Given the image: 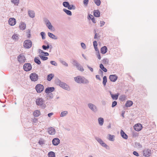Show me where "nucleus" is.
<instances>
[{
	"instance_id": "obj_1",
	"label": "nucleus",
	"mask_w": 157,
	"mask_h": 157,
	"mask_svg": "<svg viewBox=\"0 0 157 157\" xmlns=\"http://www.w3.org/2000/svg\"><path fill=\"white\" fill-rule=\"evenodd\" d=\"M74 79L75 81L78 83L87 84L89 82L88 80L85 77L80 76L75 77Z\"/></svg>"
},
{
	"instance_id": "obj_2",
	"label": "nucleus",
	"mask_w": 157,
	"mask_h": 157,
	"mask_svg": "<svg viewBox=\"0 0 157 157\" xmlns=\"http://www.w3.org/2000/svg\"><path fill=\"white\" fill-rule=\"evenodd\" d=\"M56 82L57 85H59L60 87L63 89L67 90H69V86L66 83L61 82L59 80H58Z\"/></svg>"
},
{
	"instance_id": "obj_3",
	"label": "nucleus",
	"mask_w": 157,
	"mask_h": 157,
	"mask_svg": "<svg viewBox=\"0 0 157 157\" xmlns=\"http://www.w3.org/2000/svg\"><path fill=\"white\" fill-rule=\"evenodd\" d=\"M87 106L90 110L94 113H96L98 111V109L97 106L92 103H88Z\"/></svg>"
},
{
	"instance_id": "obj_4",
	"label": "nucleus",
	"mask_w": 157,
	"mask_h": 157,
	"mask_svg": "<svg viewBox=\"0 0 157 157\" xmlns=\"http://www.w3.org/2000/svg\"><path fill=\"white\" fill-rule=\"evenodd\" d=\"M32 45V42L31 40H27L24 42V47L26 48H29Z\"/></svg>"
},
{
	"instance_id": "obj_5",
	"label": "nucleus",
	"mask_w": 157,
	"mask_h": 157,
	"mask_svg": "<svg viewBox=\"0 0 157 157\" xmlns=\"http://www.w3.org/2000/svg\"><path fill=\"white\" fill-rule=\"evenodd\" d=\"M44 21L48 29L51 30H52L53 26L51 25V24L47 18H44Z\"/></svg>"
},
{
	"instance_id": "obj_6",
	"label": "nucleus",
	"mask_w": 157,
	"mask_h": 157,
	"mask_svg": "<svg viewBox=\"0 0 157 157\" xmlns=\"http://www.w3.org/2000/svg\"><path fill=\"white\" fill-rule=\"evenodd\" d=\"M36 105L39 106H44V100L42 98H38L36 99Z\"/></svg>"
},
{
	"instance_id": "obj_7",
	"label": "nucleus",
	"mask_w": 157,
	"mask_h": 157,
	"mask_svg": "<svg viewBox=\"0 0 157 157\" xmlns=\"http://www.w3.org/2000/svg\"><path fill=\"white\" fill-rule=\"evenodd\" d=\"M35 89L37 93H40L43 90L44 86L43 85L39 84L36 86Z\"/></svg>"
},
{
	"instance_id": "obj_8",
	"label": "nucleus",
	"mask_w": 157,
	"mask_h": 157,
	"mask_svg": "<svg viewBox=\"0 0 157 157\" xmlns=\"http://www.w3.org/2000/svg\"><path fill=\"white\" fill-rule=\"evenodd\" d=\"M95 139L102 146L107 148V147H108V146L104 142L102 139L99 137H96Z\"/></svg>"
},
{
	"instance_id": "obj_9",
	"label": "nucleus",
	"mask_w": 157,
	"mask_h": 157,
	"mask_svg": "<svg viewBox=\"0 0 157 157\" xmlns=\"http://www.w3.org/2000/svg\"><path fill=\"white\" fill-rule=\"evenodd\" d=\"M30 78L33 81H36L38 79V75L35 73H33L30 75Z\"/></svg>"
},
{
	"instance_id": "obj_10",
	"label": "nucleus",
	"mask_w": 157,
	"mask_h": 157,
	"mask_svg": "<svg viewBox=\"0 0 157 157\" xmlns=\"http://www.w3.org/2000/svg\"><path fill=\"white\" fill-rule=\"evenodd\" d=\"M32 66L30 63H26L23 66V68L25 71H28L32 69Z\"/></svg>"
},
{
	"instance_id": "obj_11",
	"label": "nucleus",
	"mask_w": 157,
	"mask_h": 157,
	"mask_svg": "<svg viewBox=\"0 0 157 157\" xmlns=\"http://www.w3.org/2000/svg\"><path fill=\"white\" fill-rule=\"evenodd\" d=\"M144 155L146 157H149L151 155V151L150 149H145L144 151Z\"/></svg>"
},
{
	"instance_id": "obj_12",
	"label": "nucleus",
	"mask_w": 157,
	"mask_h": 157,
	"mask_svg": "<svg viewBox=\"0 0 157 157\" xmlns=\"http://www.w3.org/2000/svg\"><path fill=\"white\" fill-rule=\"evenodd\" d=\"M18 60L19 63H22L25 62V59L24 56L20 54L18 56Z\"/></svg>"
},
{
	"instance_id": "obj_13",
	"label": "nucleus",
	"mask_w": 157,
	"mask_h": 157,
	"mask_svg": "<svg viewBox=\"0 0 157 157\" xmlns=\"http://www.w3.org/2000/svg\"><path fill=\"white\" fill-rule=\"evenodd\" d=\"M142 128V126L140 124H136L134 126V129L136 131H139L141 130Z\"/></svg>"
},
{
	"instance_id": "obj_14",
	"label": "nucleus",
	"mask_w": 157,
	"mask_h": 157,
	"mask_svg": "<svg viewBox=\"0 0 157 157\" xmlns=\"http://www.w3.org/2000/svg\"><path fill=\"white\" fill-rule=\"evenodd\" d=\"M60 140L57 138H54L52 141V144L54 146L58 145L60 143Z\"/></svg>"
},
{
	"instance_id": "obj_15",
	"label": "nucleus",
	"mask_w": 157,
	"mask_h": 157,
	"mask_svg": "<svg viewBox=\"0 0 157 157\" xmlns=\"http://www.w3.org/2000/svg\"><path fill=\"white\" fill-rule=\"evenodd\" d=\"M48 133L51 135H54L56 133L55 129L53 127H50L48 129Z\"/></svg>"
},
{
	"instance_id": "obj_16",
	"label": "nucleus",
	"mask_w": 157,
	"mask_h": 157,
	"mask_svg": "<svg viewBox=\"0 0 157 157\" xmlns=\"http://www.w3.org/2000/svg\"><path fill=\"white\" fill-rule=\"evenodd\" d=\"M54 90L55 88L54 87H48L46 89L45 92L46 94H50L51 92L54 91Z\"/></svg>"
},
{
	"instance_id": "obj_17",
	"label": "nucleus",
	"mask_w": 157,
	"mask_h": 157,
	"mask_svg": "<svg viewBox=\"0 0 157 157\" xmlns=\"http://www.w3.org/2000/svg\"><path fill=\"white\" fill-rule=\"evenodd\" d=\"M16 21L15 19L14 18H10L9 20V23L10 25L13 26L15 25Z\"/></svg>"
},
{
	"instance_id": "obj_18",
	"label": "nucleus",
	"mask_w": 157,
	"mask_h": 157,
	"mask_svg": "<svg viewBox=\"0 0 157 157\" xmlns=\"http://www.w3.org/2000/svg\"><path fill=\"white\" fill-rule=\"evenodd\" d=\"M110 80L112 82H115L117 78V76L116 75H110L109 77Z\"/></svg>"
},
{
	"instance_id": "obj_19",
	"label": "nucleus",
	"mask_w": 157,
	"mask_h": 157,
	"mask_svg": "<svg viewBox=\"0 0 157 157\" xmlns=\"http://www.w3.org/2000/svg\"><path fill=\"white\" fill-rule=\"evenodd\" d=\"M28 14L29 16L31 18H33L35 17V13L33 10H29L28 11Z\"/></svg>"
},
{
	"instance_id": "obj_20",
	"label": "nucleus",
	"mask_w": 157,
	"mask_h": 157,
	"mask_svg": "<svg viewBox=\"0 0 157 157\" xmlns=\"http://www.w3.org/2000/svg\"><path fill=\"white\" fill-rule=\"evenodd\" d=\"M26 27V24L23 22H21L19 25V28L20 29L23 30L25 29Z\"/></svg>"
},
{
	"instance_id": "obj_21",
	"label": "nucleus",
	"mask_w": 157,
	"mask_h": 157,
	"mask_svg": "<svg viewBox=\"0 0 157 157\" xmlns=\"http://www.w3.org/2000/svg\"><path fill=\"white\" fill-rule=\"evenodd\" d=\"M48 36L52 39L54 40H57L58 39V37L57 36H55L53 34L48 32Z\"/></svg>"
},
{
	"instance_id": "obj_22",
	"label": "nucleus",
	"mask_w": 157,
	"mask_h": 157,
	"mask_svg": "<svg viewBox=\"0 0 157 157\" xmlns=\"http://www.w3.org/2000/svg\"><path fill=\"white\" fill-rule=\"evenodd\" d=\"M107 48L105 46L102 47L101 49V52L103 54H105L107 52Z\"/></svg>"
},
{
	"instance_id": "obj_23",
	"label": "nucleus",
	"mask_w": 157,
	"mask_h": 157,
	"mask_svg": "<svg viewBox=\"0 0 157 157\" xmlns=\"http://www.w3.org/2000/svg\"><path fill=\"white\" fill-rule=\"evenodd\" d=\"M38 52L40 54L43 56H48L49 55L48 53L44 52L43 50L40 49L38 50Z\"/></svg>"
},
{
	"instance_id": "obj_24",
	"label": "nucleus",
	"mask_w": 157,
	"mask_h": 157,
	"mask_svg": "<svg viewBox=\"0 0 157 157\" xmlns=\"http://www.w3.org/2000/svg\"><path fill=\"white\" fill-rule=\"evenodd\" d=\"M121 136L123 138L126 139H127L128 138V136L122 130H121Z\"/></svg>"
},
{
	"instance_id": "obj_25",
	"label": "nucleus",
	"mask_w": 157,
	"mask_h": 157,
	"mask_svg": "<svg viewBox=\"0 0 157 157\" xmlns=\"http://www.w3.org/2000/svg\"><path fill=\"white\" fill-rule=\"evenodd\" d=\"M40 114V111L38 110H36L33 112V115L35 117H38L39 116Z\"/></svg>"
},
{
	"instance_id": "obj_26",
	"label": "nucleus",
	"mask_w": 157,
	"mask_h": 157,
	"mask_svg": "<svg viewBox=\"0 0 157 157\" xmlns=\"http://www.w3.org/2000/svg\"><path fill=\"white\" fill-rule=\"evenodd\" d=\"M133 104V102L132 101H127L125 105L126 107H129L132 106Z\"/></svg>"
},
{
	"instance_id": "obj_27",
	"label": "nucleus",
	"mask_w": 157,
	"mask_h": 157,
	"mask_svg": "<svg viewBox=\"0 0 157 157\" xmlns=\"http://www.w3.org/2000/svg\"><path fill=\"white\" fill-rule=\"evenodd\" d=\"M54 77V75L53 74H50L48 75L47 77V80L48 81H50Z\"/></svg>"
},
{
	"instance_id": "obj_28",
	"label": "nucleus",
	"mask_w": 157,
	"mask_h": 157,
	"mask_svg": "<svg viewBox=\"0 0 157 157\" xmlns=\"http://www.w3.org/2000/svg\"><path fill=\"white\" fill-rule=\"evenodd\" d=\"M108 139L110 141H114V140L115 136L114 135L110 134L108 135Z\"/></svg>"
},
{
	"instance_id": "obj_29",
	"label": "nucleus",
	"mask_w": 157,
	"mask_h": 157,
	"mask_svg": "<svg viewBox=\"0 0 157 157\" xmlns=\"http://www.w3.org/2000/svg\"><path fill=\"white\" fill-rule=\"evenodd\" d=\"M98 121L99 124L100 125H102L104 123L103 118L101 117L99 118L98 119Z\"/></svg>"
},
{
	"instance_id": "obj_30",
	"label": "nucleus",
	"mask_w": 157,
	"mask_h": 157,
	"mask_svg": "<svg viewBox=\"0 0 157 157\" xmlns=\"http://www.w3.org/2000/svg\"><path fill=\"white\" fill-rule=\"evenodd\" d=\"M119 95V94L117 93L115 94L112 95V96L111 97L113 99L116 100L118 99V97Z\"/></svg>"
},
{
	"instance_id": "obj_31",
	"label": "nucleus",
	"mask_w": 157,
	"mask_h": 157,
	"mask_svg": "<svg viewBox=\"0 0 157 157\" xmlns=\"http://www.w3.org/2000/svg\"><path fill=\"white\" fill-rule=\"evenodd\" d=\"M63 11L68 15L71 16L72 15L71 12L69 10H67L66 9H63Z\"/></svg>"
},
{
	"instance_id": "obj_32",
	"label": "nucleus",
	"mask_w": 157,
	"mask_h": 157,
	"mask_svg": "<svg viewBox=\"0 0 157 157\" xmlns=\"http://www.w3.org/2000/svg\"><path fill=\"white\" fill-rule=\"evenodd\" d=\"M94 15L95 17H99L100 16V12L98 10H94Z\"/></svg>"
},
{
	"instance_id": "obj_33",
	"label": "nucleus",
	"mask_w": 157,
	"mask_h": 157,
	"mask_svg": "<svg viewBox=\"0 0 157 157\" xmlns=\"http://www.w3.org/2000/svg\"><path fill=\"white\" fill-rule=\"evenodd\" d=\"M72 64L76 67L78 66V65L79 64V63L77 62V61L75 59H72Z\"/></svg>"
},
{
	"instance_id": "obj_34",
	"label": "nucleus",
	"mask_w": 157,
	"mask_h": 157,
	"mask_svg": "<svg viewBox=\"0 0 157 157\" xmlns=\"http://www.w3.org/2000/svg\"><path fill=\"white\" fill-rule=\"evenodd\" d=\"M68 112L67 111H65L61 112L60 116L61 117H64L66 116Z\"/></svg>"
},
{
	"instance_id": "obj_35",
	"label": "nucleus",
	"mask_w": 157,
	"mask_h": 157,
	"mask_svg": "<svg viewBox=\"0 0 157 157\" xmlns=\"http://www.w3.org/2000/svg\"><path fill=\"white\" fill-rule=\"evenodd\" d=\"M11 1L15 5L17 6L18 5L19 2V0H11Z\"/></svg>"
},
{
	"instance_id": "obj_36",
	"label": "nucleus",
	"mask_w": 157,
	"mask_h": 157,
	"mask_svg": "<svg viewBox=\"0 0 157 157\" xmlns=\"http://www.w3.org/2000/svg\"><path fill=\"white\" fill-rule=\"evenodd\" d=\"M48 157H55V153L52 151H50L48 154Z\"/></svg>"
},
{
	"instance_id": "obj_37",
	"label": "nucleus",
	"mask_w": 157,
	"mask_h": 157,
	"mask_svg": "<svg viewBox=\"0 0 157 157\" xmlns=\"http://www.w3.org/2000/svg\"><path fill=\"white\" fill-rule=\"evenodd\" d=\"M34 61L35 63L38 65L40 64L41 63V62L39 58L38 57H35L34 58Z\"/></svg>"
},
{
	"instance_id": "obj_38",
	"label": "nucleus",
	"mask_w": 157,
	"mask_h": 157,
	"mask_svg": "<svg viewBox=\"0 0 157 157\" xmlns=\"http://www.w3.org/2000/svg\"><path fill=\"white\" fill-rule=\"evenodd\" d=\"M100 68L104 72H106L107 71V69L104 67L102 64L101 63L100 64Z\"/></svg>"
},
{
	"instance_id": "obj_39",
	"label": "nucleus",
	"mask_w": 157,
	"mask_h": 157,
	"mask_svg": "<svg viewBox=\"0 0 157 157\" xmlns=\"http://www.w3.org/2000/svg\"><path fill=\"white\" fill-rule=\"evenodd\" d=\"M48 94L47 95V96L46 97V98L47 99H48V98H49V99H52L53 98V94L52 93L50 94Z\"/></svg>"
},
{
	"instance_id": "obj_40",
	"label": "nucleus",
	"mask_w": 157,
	"mask_h": 157,
	"mask_svg": "<svg viewBox=\"0 0 157 157\" xmlns=\"http://www.w3.org/2000/svg\"><path fill=\"white\" fill-rule=\"evenodd\" d=\"M76 68H77L78 70L80 71H81L82 72L84 71V69L82 66L80 64L78 65V66L77 67H76Z\"/></svg>"
},
{
	"instance_id": "obj_41",
	"label": "nucleus",
	"mask_w": 157,
	"mask_h": 157,
	"mask_svg": "<svg viewBox=\"0 0 157 157\" xmlns=\"http://www.w3.org/2000/svg\"><path fill=\"white\" fill-rule=\"evenodd\" d=\"M12 38L15 40H17L19 39L18 35L17 34H14L12 36Z\"/></svg>"
},
{
	"instance_id": "obj_42",
	"label": "nucleus",
	"mask_w": 157,
	"mask_h": 157,
	"mask_svg": "<svg viewBox=\"0 0 157 157\" xmlns=\"http://www.w3.org/2000/svg\"><path fill=\"white\" fill-rule=\"evenodd\" d=\"M102 62L104 64H108L109 60L107 58L104 59L102 60Z\"/></svg>"
},
{
	"instance_id": "obj_43",
	"label": "nucleus",
	"mask_w": 157,
	"mask_h": 157,
	"mask_svg": "<svg viewBox=\"0 0 157 157\" xmlns=\"http://www.w3.org/2000/svg\"><path fill=\"white\" fill-rule=\"evenodd\" d=\"M126 96L124 95H122L120 96L119 99L121 101H124L126 99Z\"/></svg>"
},
{
	"instance_id": "obj_44",
	"label": "nucleus",
	"mask_w": 157,
	"mask_h": 157,
	"mask_svg": "<svg viewBox=\"0 0 157 157\" xmlns=\"http://www.w3.org/2000/svg\"><path fill=\"white\" fill-rule=\"evenodd\" d=\"M63 5L65 7L68 8L70 4L69 3L67 2H64L63 3Z\"/></svg>"
},
{
	"instance_id": "obj_45",
	"label": "nucleus",
	"mask_w": 157,
	"mask_h": 157,
	"mask_svg": "<svg viewBox=\"0 0 157 157\" xmlns=\"http://www.w3.org/2000/svg\"><path fill=\"white\" fill-rule=\"evenodd\" d=\"M67 8H68V9L70 10H75L76 9V7L74 5H70Z\"/></svg>"
},
{
	"instance_id": "obj_46",
	"label": "nucleus",
	"mask_w": 157,
	"mask_h": 157,
	"mask_svg": "<svg viewBox=\"0 0 157 157\" xmlns=\"http://www.w3.org/2000/svg\"><path fill=\"white\" fill-rule=\"evenodd\" d=\"M107 82V77L106 76H104L103 78V84L104 86L106 85V83Z\"/></svg>"
},
{
	"instance_id": "obj_47",
	"label": "nucleus",
	"mask_w": 157,
	"mask_h": 157,
	"mask_svg": "<svg viewBox=\"0 0 157 157\" xmlns=\"http://www.w3.org/2000/svg\"><path fill=\"white\" fill-rule=\"evenodd\" d=\"M135 147L137 148H140L142 147L141 145L138 142H136L135 143Z\"/></svg>"
},
{
	"instance_id": "obj_48",
	"label": "nucleus",
	"mask_w": 157,
	"mask_h": 157,
	"mask_svg": "<svg viewBox=\"0 0 157 157\" xmlns=\"http://www.w3.org/2000/svg\"><path fill=\"white\" fill-rule=\"evenodd\" d=\"M94 2L98 6H99L101 3L100 0H94Z\"/></svg>"
},
{
	"instance_id": "obj_49",
	"label": "nucleus",
	"mask_w": 157,
	"mask_h": 157,
	"mask_svg": "<svg viewBox=\"0 0 157 157\" xmlns=\"http://www.w3.org/2000/svg\"><path fill=\"white\" fill-rule=\"evenodd\" d=\"M89 17L90 18V19L91 20L92 22L94 23H96L95 20L94 18L93 17V16L92 15H91V14L90 15H89Z\"/></svg>"
},
{
	"instance_id": "obj_50",
	"label": "nucleus",
	"mask_w": 157,
	"mask_h": 157,
	"mask_svg": "<svg viewBox=\"0 0 157 157\" xmlns=\"http://www.w3.org/2000/svg\"><path fill=\"white\" fill-rule=\"evenodd\" d=\"M60 62L63 65L66 67H67L68 66V64L64 61L63 60H60Z\"/></svg>"
},
{
	"instance_id": "obj_51",
	"label": "nucleus",
	"mask_w": 157,
	"mask_h": 157,
	"mask_svg": "<svg viewBox=\"0 0 157 157\" xmlns=\"http://www.w3.org/2000/svg\"><path fill=\"white\" fill-rule=\"evenodd\" d=\"M39 56L43 60H45L48 59V57L44 56L41 55H39Z\"/></svg>"
},
{
	"instance_id": "obj_52",
	"label": "nucleus",
	"mask_w": 157,
	"mask_h": 157,
	"mask_svg": "<svg viewBox=\"0 0 157 157\" xmlns=\"http://www.w3.org/2000/svg\"><path fill=\"white\" fill-rule=\"evenodd\" d=\"M40 34L43 39H44L45 38V33L44 32H41Z\"/></svg>"
},
{
	"instance_id": "obj_53",
	"label": "nucleus",
	"mask_w": 157,
	"mask_h": 157,
	"mask_svg": "<svg viewBox=\"0 0 157 157\" xmlns=\"http://www.w3.org/2000/svg\"><path fill=\"white\" fill-rule=\"evenodd\" d=\"M42 47L43 49L46 50L47 49H48L49 48V44H48L47 46L45 45H43Z\"/></svg>"
},
{
	"instance_id": "obj_54",
	"label": "nucleus",
	"mask_w": 157,
	"mask_h": 157,
	"mask_svg": "<svg viewBox=\"0 0 157 157\" xmlns=\"http://www.w3.org/2000/svg\"><path fill=\"white\" fill-rule=\"evenodd\" d=\"M51 64L55 66H57V63L54 61H51L50 62Z\"/></svg>"
},
{
	"instance_id": "obj_55",
	"label": "nucleus",
	"mask_w": 157,
	"mask_h": 157,
	"mask_svg": "<svg viewBox=\"0 0 157 157\" xmlns=\"http://www.w3.org/2000/svg\"><path fill=\"white\" fill-rule=\"evenodd\" d=\"M117 102L116 101H114L112 102V107H113L117 105Z\"/></svg>"
},
{
	"instance_id": "obj_56",
	"label": "nucleus",
	"mask_w": 157,
	"mask_h": 157,
	"mask_svg": "<svg viewBox=\"0 0 157 157\" xmlns=\"http://www.w3.org/2000/svg\"><path fill=\"white\" fill-rule=\"evenodd\" d=\"M81 46L82 47L83 49H85L86 48V46L85 44L83 43H81Z\"/></svg>"
},
{
	"instance_id": "obj_57",
	"label": "nucleus",
	"mask_w": 157,
	"mask_h": 157,
	"mask_svg": "<svg viewBox=\"0 0 157 157\" xmlns=\"http://www.w3.org/2000/svg\"><path fill=\"white\" fill-rule=\"evenodd\" d=\"M38 143L40 145H41L44 144V141L43 140H40L39 141Z\"/></svg>"
},
{
	"instance_id": "obj_58",
	"label": "nucleus",
	"mask_w": 157,
	"mask_h": 157,
	"mask_svg": "<svg viewBox=\"0 0 157 157\" xmlns=\"http://www.w3.org/2000/svg\"><path fill=\"white\" fill-rule=\"evenodd\" d=\"M89 0H84L83 3L85 6H87L88 4Z\"/></svg>"
},
{
	"instance_id": "obj_59",
	"label": "nucleus",
	"mask_w": 157,
	"mask_h": 157,
	"mask_svg": "<svg viewBox=\"0 0 157 157\" xmlns=\"http://www.w3.org/2000/svg\"><path fill=\"white\" fill-rule=\"evenodd\" d=\"M96 55L97 56L98 58L99 59H101V57L100 55L99 51H98V52L97 53Z\"/></svg>"
},
{
	"instance_id": "obj_60",
	"label": "nucleus",
	"mask_w": 157,
	"mask_h": 157,
	"mask_svg": "<svg viewBox=\"0 0 157 157\" xmlns=\"http://www.w3.org/2000/svg\"><path fill=\"white\" fill-rule=\"evenodd\" d=\"M93 45L94 47H97L98 45V44L96 41H94L93 42Z\"/></svg>"
},
{
	"instance_id": "obj_61",
	"label": "nucleus",
	"mask_w": 157,
	"mask_h": 157,
	"mask_svg": "<svg viewBox=\"0 0 157 157\" xmlns=\"http://www.w3.org/2000/svg\"><path fill=\"white\" fill-rule=\"evenodd\" d=\"M133 154L134 155H136V156H139V154L136 151H134L133 152Z\"/></svg>"
},
{
	"instance_id": "obj_62",
	"label": "nucleus",
	"mask_w": 157,
	"mask_h": 157,
	"mask_svg": "<svg viewBox=\"0 0 157 157\" xmlns=\"http://www.w3.org/2000/svg\"><path fill=\"white\" fill-rule=\"evenodd\" d=\"M87 67L89 69H90V70L92 72H93V69L92 67H90L89 66L87 65Z\"/></svg>"
},
{
	"instance_id": "obj_63",
	"label": "nucleus",
	"mask_w": 157,
	"mask_h": 157,
	"mask_svg": "<svg viewBox=\"0 0 157 157\" xmlns=\"http://www.w3.org/2000/svg\"><path fill=\"white\" fill-rule=\"evenodd\" d=\"M100 24H101L100 26L101 27H102L103 25H104L105 24V22L104 21H101L100 22Z\"/></svg>"
},
{
	"instance_id": "obj_64",
	"label": "nucleus",
	"mask_w": 157,
	"mask_h": 157,
	"mask_svg": "<svg viewBox=\"0 0 157 157\" xmlns=\"http://www.w3.org/2000/svg\"><path fill=\"white\" fill-rule=\"evenodd\" d=\"M28 33H29L28 34L27 37L28 38H29L31 36L30 31L29 30H28Z\"/></svg>"
}]
</instances>
